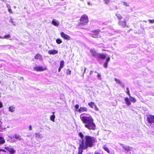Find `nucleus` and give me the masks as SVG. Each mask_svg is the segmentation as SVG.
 Instances as JSON below:
<instances>
[{
	"label": "nucleus",
	"mask_w": 154,
	"mask_h": 154,
	"mask_svg": "<svg viewBox=\"0 0 154 154\" xmlns=\"http://www.w3.org/2000/svg\"><path fill=\"white\" fill-rule=\"evenodd\" d=\"M79 136L82 139L78 147L79 154H82L83 149H87L88 147H91L94 143L97 142L96 138L89 135H86L84 138V135L81 132L79 133Z\"/></svg>",
	"instance_id": "1"
},
{
	"label": "nucleus",
	"mask_w": 154,
	"mask_h": 154,
	"mask_svg": "<svg viewBox=\"0 0 154 154\" xmlns=\"http://www.w3.org/2000/svg\"><path fill=\"white\" fill-rule=\"evenodd\" d=\"M82 114L80 117L82 122L85 124V126L88 129L91 130H94L96 129V126L94 122V119L91 116L86 117L81 116Z\"/></svg>",
	"instance_id": "2"
},
{
	"label": "nucleus",
	"mask_w": 154,
	"mask_h": 154,
	"mask_svg": "<svg viewBox=\"0 0 154 154\" xmlns=\"http://www.w3.org/2000/svg\"><path fill=\"white\" fill-rule=\"evenodd\" d=\"M80 22L78 23V26H84L86 25L88 22V16L85 14L82 15L80 19Z\"/></svg>",
	"instance_id": "3"
},
{
	"label": "nucleus",
	"mask_w": 154,
	"mask_h": 154,
	"mask_svg": "<svg viewBox=\"0 0 154 154\" xmlns=\"http://www.w3.org/2000/svg\"><path fill=\"white\" fill-rule=\"evenodd\" d=\"M147 120L149 123H152L154 122V116L149 115L147 116Z\"/></svg>",
	"instance_id": "4"
},
{
	"label": "nucleus",
	"mask_w": 154,
	"mask_h": 154,
	"mask_svg": "<svg viewBox=\"0 0 154 154\" xmlns=\"http://www.w3.org/2000/svg\"><path fill=\"white\" fill-rule=\"evenodd\" d=\"M100 32V29H97L92 31L91 32H92L91 34L92 36L94 38L97 37L99 35V32Z\"/></svg>",
	"instance_id": "5"
},
{
	"label": "nucleus",
	"mask_w": 154,
	"mask_h": 154,
	"mask_svg": "<svg viewBox=\"0 0 154 154\" xmlns=\"http://www.w3.org/2000/svg\"><path fill=\"white\" fill-rule=\"evenodd\" d=\"M34 70L37 71H43L47 69L46 67H43L42 66H35L34 68Z\"/></svg>",
	"instance_id": "6"
},
{
	"label": "nucleus",
	"mask_w": 154,
	"mask_h": 154,
	"mask_svg": "<svg viewBox=\"0 0 154 154\" xmlns=\"http://www.w3.org/2000/svg\"><path fill=\"white\" fill-rule=\"evenodd\" d=\"M60 34L61 37L64 39H66L67 40L70 39V37L68 35L65 34L64 32H61L60 33Z\"/></svg>",
	"instance_id": "7"
},
{
	"label": "nucleus",
	"mask_w": 154,
	"mask_h": 154,
	"mask_svg": "<svg viewBox=\"0 0 154 154\" xmlns=\"http://www.w3.org/2000/svg\"><path fill=\"white\" fill-rule=\"evenodd\" d=\"M126 20L124 19L123 21L119 20V24L123 27H125L126 26Z\"/></svg>",
	"instance_id": "8"
},
{
	"label": "nucleus",
	"mask_w": 154,
	"mask_h": 154,
	"mask_svg": "<svg viewBox=\"0 0 154 154\" xmlns=\"http://www.w3.org/2000/svg\"><path fill=\"white\" fill-rule=\"evenodd\" d=\"M88 109L87 108L85 107H81L78 110V111L79 112L81 113L82 112H87Z\"/></svg>",
	"instance_id": "9"
},
{
	"label": "nucleus",
	"mask_w": 154,
	"mask_h": 154,
	"mask_svg": "<svg viewBox=\"0 0 154 154\" xmlns=\"http://www.w3.org/2000/svg\"><path fill=\"white\" fill-rule=\"evenodd\" d=\"M106 55L103 54H98L97 57V58L101 59H104L106 57Z\"/></svg>",
	"instance_id": "10"
},
{
	"label": "nucleus",
	"mask_w": 154,
	"mask_h": 154,
	"mask_svg": "<svg viewBox=\"0 0 154 154\" xmlns=\"http://www.w3.org/2000/svg\"><path fill=\"white\" fill-rule=\"evenodd\" d=\"M58 51L55 50H50L48 51V53L50 54H55L58 53Z\"/></svg>",
	"instance_id": "11"
},
{
	"label": "nucleus",
	"mask_w": 154,
	"mask_h": 154,
	"mask_svg": "<svg viewBox=\"0 0 154 154\" xmlns=\"http://www.w3.org/2000/svg\"><path fill=\"white\" fill-rule=\"evenodd\" d=\"M52 23L54 26H57L59 25L60 23L58 21H57L53 19L51 22Z\"/></svg>",
	"instance_id": "12"
},
{
	"label": "nucleus",
	"mask_w": 154,
	"mask_h": 154,
	"mask_svg": "<svg viewBox=\"0 0 154 154\" xmlns=\"http://www.w3.org/2000/svg\"><path fill=\"white\" fill-rule=\"evenodd\" d=\"M34 58L35 59H39L40 60H42V56L38 54H36L34 56Z\"/></svg>",
	"instance_id": "13"
},
{
	"label": "nucleus",
	"mask_w": 154,
	"mask_h": 154,
	"mask_svg": "<svg viewBox=\"0 0 154 154\" xmlns=\"http://www.w3.org/2000/svg\"><path fill=\"white\" fill-rule=\"evenodd\" d=\"M121 145L122 146L123 148L125 150L127 151H129L131 150L129 146H125L123 144H121Z\"/></svg>",
	"instance_id": "14"
},
{
	"label": "nucleus",
	"mask_w": 154,
	"mask_h": 154,
	"mask_svg": "<svg viewBox=\"0 0 154 154\" xmlns=\"http://www.w3.org/2000/svg\"><path fill=\"white\" fill-rule=\"evenodd\" d=\"M35 137L37 138H42L43 137L42 135L39 133H37L35 134Z\"/></svg>",
	"instance_id": "15"
},
{
	"label": "nucleus",
	"mask_w": 154,
	"mask_h": 154,
	"mask_svg": "<svg viewBox=\"0 0 154 154\" xmlns=\"http://www.w3.org/2000/svg\"><path fill=\"white\" fill-rule=\"evenodd\" d=\"M90 52L93 56L97 57L98 54L95 51L93 50H90Z\"/></svg>",
	"instance_id": "16"
},
{
	"label": "nucleus",
	"mask_w": 154,
	"mask_h": 154,
	"mask_svg": "<svg viewBox=\"0 0 154 154\" xmlns=\"http://www.w3.org/2000/svg\"><path fill=\"white\" fill-rule=\"evenodd\" d=\"M125 101L126 103L128 105H130L131 104L130 101L128 97H125Z\"/></svg>",
	"instance_id": "17"
},
{
	"label": "nucleus",
	"mask_w": 154,
	"mask_h": 154,
	"mask_svg": "<svg viewBox=\"0 0 154 154\" xmlns=\"http://www.w3.org/2000/svg\"><path fill=\"white\" fill-rule=\"evenodd\" d=\"M95 104L93 102H91L88 103V105L91 108H93Z\"/></svg>",
	"instance_id": "18"
},
{
	"label": "nucleus",
	"mask_w": 154,
	"mask_h": 154,
	"mask_svg": "<svg viewBox=\"0 0 154 154\" xmlns=\"http://www.w3.org/2000/svg\"><path fill=\"white\" fill-rule=\"evenodd\" d=\"M129 98H130V101L132 102H133L134 103L136 101V99L134 97H133L130 96L129 97Z\"/></svg>",
	"instance_id": "19"
},
{
	"label": "nucleus",
	"mask_w": 154,
	"mask_h": 154,
	"mask_svg": "<svg viewBox=\"0 0 154 154\" xmlns=\"http://www.w3.org/2000/svg\"><path fill=\"white\" fill-rule=\"evenodd\" d=\"M103 149L107 152V153H110V151L106 145H104L103 146Z\"/></svg>",
	"instance_id": "20"
},
{
	"label": "nucleus",
	"mask_w": 154,
	"mask_h": 154,
	"mask_svg": "<svg viewBox=\"0 0 154 154\" xmlns=\"http://www.w3.org/2000/svg\"><path fill=\"white\" fill-rule=\"evenodd\" d=\"M15 107L13 106H11L9 107V111L11 112H13L14 111Z\"/></svg>",
	"instance_id": "21"
},
{
	"label": "nucleus",
	"mask_w": 154,
	"mask_h": 154,
	"mask_svg": "<svg viewBox=\"0 0 154 154\" xmlns=\"http://www.w3.org/2000/svg\"><path fill=\"white\" fill-rule=\"evenodd\" d=\"M55 116L54 114L50 116V119L52 122H54L55 121Z\"/></svg>",
	"instance_id": "22"
},
{
	"label": "nucleus",
	"mask_w": 154,
	"mask_h": 154,
	"mask_svg": "<svg viewBox=\"0 0 154 154\" xmlns=\"http://www.w3.org/2000/svg\"><path fill=\"white\" fill-rule=\"evenodd\" d=\"M5 140L3 137H0V144H3L5 143Z\"/></svg>",
	"instance_id": "23"
},
{
	"label": "nucleus",
	"mask_w": 154,
	"mask_h": 154,
	"mask_svg": "<svg viewBox=\"0 0 154 154\" xmlns=\"http://www.w3.org/2000/svg\"><path fill=\"white\" fill-rule=\"evenodd\" d=\"M116 16L118 18V19L119 20H121L122 18V17L121 15L119 14H116Z\"/></svg>",
	"instance_id": "24"
},
{
	"label": "nucleus",
	"mask_w": 154,
	"mask_h": 154,
	"mask_svg": "<svg viewBox=\"0 0 154 154\" xmlns=\"http://www.w3.org/2000/svg\"><path fill=\"white\" fill-rule=\"evenodd\" d=\"M56 42L58 44H60L62 43V41L60 38H57L56 40Z\"/></svg>",
	"instance_id": "25"
},
{
	"label": "nucleus",
	"mask_w": 154,
	"mask_h": 154,
	"mask_svg": "<svg viewBox=\"0 0 154 154\" xmlns=\"http://www.w3.org/2000/svg\"><path fill=\"white\" fill-rule=\"evenodd\" d=\"M8 150L11 153V154H12L14 153L15 152V151L12 148L10 149H9Z\"/></svg>",
	"instance_id": "26"
},
{
	"label": "nucleus",
	"mask_w": 154,
	"mask_h": 154,
	"mask_svg": "<svg viewBox=\"0 0 154 154\" xmlns=\"http://www.w3.org/2000/svg\"><path fill=\"white\" fill-rule=\"evenodd\" d=\"M64 62L63 60H61L60 63V66L63 67L64 66Z\"/></svg>",
	"instance_id": "27"
},
{
	"label": "nucleus",
	"mask_w": 154,
	"mask_h": 154,
	"mask_svg": "<svg viewBox=\"0 0 154 154\" xmlns=\"http://www.w3.org/2000/svg\"><path fill=\"white\" fill-rule=\"evenodd\" d=\"M71 71L69 69H66V74L67 75H70L71 74Z\"/></svg>",
	"instance_id": "28"
},
{
	"label": "nucleus",
	"mask_w": 154,
	"mask_h": 154,
	"mask_svg": "<svg viewBox=\"0 0 154 154\" xmlns=\"http://www.w3.org/2000/svg\"><path fill=\"white\" fill-rule=\"evenodd\" d=\"M126 90H127V91H126V93L129 96V97H130V96H131L130 93V91L129 89V88L128 87H127L126 88Z\"/></svg>",
	"instance_id": "29"
},
{
	"label": "nucleus",
	"mask_w": 154,
	"mask_h": 154,
	"mask_svg": "<svg viewBox=\"0 0 154 154\" xmlns=\"http://www.w3.org/2000/svg\"><path fill=\"white\" fill-rule=\"evenodd\" d=\"M10 37V35L9 34H8L7 35H4L3 38H8Z\"/></svg>",
	"instance_id": "30"
},
{
	"label": "nucleus",
	"mask_w": 154,
	"mask_h": 154,
	"mask_svg": "<svg viewBox=\"0 0 154 154\" xmlns=\"http://www.w3.org/2000/svg\"><path fill=\"white\" fill-rule=\"evenodd\" d=\"M115 80L116 82L117 83H118L119 84H121V82L119 79H115Z\"/></svg>",
	"instance_id": "31"
},
{
	"label": "nucleus",
	"mask_w": 154,
	"mask_h": 154,
	"mask_svg": "<svg viewBox=\"0 0 154 154\" xmlns=\"http://www.w3.org/2000/svg\"><path fill=\"white\" fill-rule=\"evenodd\" d=\"M110 0H104L105 4H108L110 2Z\"/></svg>",
	"instance_id": "32"
},
{
	"label": "nucleus",
	"mask_w": 154,
	"mask_h": 154,
	"mask_svg": "<svg viewBox=\"0 0 154 154\" xmlns=\"http://www.w3.org/2000/svg\"><path fill=\"white\" fill-rule=\"evenodd\" d=\"M75 109H75V110H76V111H78V110H77V109H78L79 108V105H78V104H77L75 105Z\"/></svg>",
	"instance_id": "33"
},
{
	"label": "nucleus",
	"mask_w": 154,
	"mask_h": 154,
	"mask_svg": "<svg viewBox=\"0 0 154 154\" xmlns=\"http://www.w3.org/2000/svg\"><path fill=\"white\" fill-rule=\"evenodd\" d=\"M107 64H108V63H107V62H105L103 64V66H104V67L105 68H106L107 67Z\"/></svg>",
	"instance_id": "34"
},
{
	"label": "nucleus",
	"mask_w": 154,
	"mask_h": 154,
	"mask_svg": "<svg viewBox=\"0 0 154 154\" xmlns=\"http://www.w3.org/2000/svg\"><path fill=\"white\" fill-rule=\"evenodd\" d=\"M110 60V57H108L106 59L105 62H107V63H108L109 61Z\"/></svg>",
	"instance_id": "35"
},
{
	"label": "nucleus",
	"mask_w": 154,
	"mask_h": 154,
	"mask_svg": "<svg viewBox=\"0 0 154 154\" xmlns=\"http://www.w3.org/2000/svg\"><path fill=\"white\" fill-rule=\"evenodd\" d=\"M123 3L124 5H125V6L126 7H128L129 6V5H128V4L127 3V2H123Z\"/></svg>",
	"instance_id": "36"
},
{
	"label": "nucleus",
	"mask_w": 154,
	"mask_h": 154,
	"mask_svg": "<svg viewBox=\"0 0 154 154\" xmlns=\"http://www.w3.org/2000/svg\"><path fill=\"white\" fill-rule=\"evenodd\" d=\"M8 12L11 14H12L13 13V12L12 11V10L10 8H8Z\"/></svg>",
	"instance_id": "37"
},
{
	"label": "nucleus",
	"mask_w": 154,
	"mask_h": 154,
	"mask_svg": "<svg viewBox=\"0 0 154 154\" xmlns=\"http://www.w3.org/2000/svg\"><path fill=\"white\" fill-rule=\"evenodd\" d=\"M149 22L151 23H154V19L153 20H149Z\"/></svg>",
	"instance_id": "38"
},
{
	"label": "nucleus",
	"mask_w": 154,
	"mask_h": 154,
	"mask_svg": "<svg viewBox=\"0 0 154 154\" xmlns=\"http://www.w3.org/2000/svg\"><path fill=\"white\" fill-rule=\"evenodd\" d=\"M94 106L95 109V110H96L97 111H98L99 110V109L97 108V106H96V105H95Z\"/></svg>",
	"instance_id": "39"
},
{
	"label": "nucleus",
	"mask_w": 154,
	"mask_h": 154,
	"mask_svg": "<svg viewBox=\"0 0 154 154\" xmlns=\"http://www.w3.org/2000/svg\"><path fill=\"white\" fill-rule=\"evenodd\" d=\"M62 68V67L60 66L58 69V71L60 72L61 71V69Z\"/></svg>",
	"instance_id": "40"
},
{
	"label": "nucleus",
	"mask_w": 154,
	"mask_h": 154,
	"mask_svg": "<svg viewBox=\"0 0 154 154\" xmlns=\"http://www.w3.org/2000/svg\"><path fill=\"white\" fill-rule=\"evenodd\" d=\"M29 130H32V126L31 125H29Z\"/></svg>",
	"instance_id": "41"
},
{
	"label": "nucleus",
	"mask_w": 154,
	"mask_h": 154,
	"mask_svg": "<svg viewBox=\"0 0 154 154\" xmlns=\"http://www.w3.org/2000/svg\"><path fill=\"white\" fill-rule=\"evenodd\" d=\"M3 106L2 103V102H0V108H2Z\"/></svg>",
	"instance_id": "42"
},
{
	"label": "nucleus",
	"mask_w": 154,
	"mask_h": 154,
	"mask_svg": "<svg viewBox=\"0 0 154 154\" xmlns=\"http://www.w3.org/2000/svg\"><path fill=\"white\" fill-rule=\"evenodd\" d=\"M94 154H101L100 153L98 152H95Z\"/></svg>",
	"instance_id": "43"
},
{
	"label": "nucleus",
	"mask_w": 154,
	"mask_h": 154,
	"mask_svg": "<svg viewBox=\"0 0 154 154\" xmlns=\"http://www.w3.org/2000/svg\"><path fill=\"white\" fill-rule=\"evenodd\" d=\"M1 150L3 151V152H6V151L4 149H2Z\"/></svg>",
	"instance_id": "44"
},
{
	"label": "nucleus",
	"mask_w": 154,
	"mask_h": 154,
	"mask_svg": "<svg viewBox=\"0 0 154 154\" xmlns=\"http://www.w3.org/2000/svg\"><path fill=\"white\" fill-rule=\"evenodd\" d=\"M97 76L98 77H100V75L99 73H98Z\"/></svg>",
	"instance_id": "45"
},
{
	"label": "nucleus",
	"mask_w": 154,
	"mask_h": 154,
	"mask_svg": "<svg viewBox=\"0 0 154 154\" xmlns=\"http://www.w3.org/2000/svg\"><path fill=\"white\" fill-rule=\"evenodd\" d=\"M93 71H91L90 72V74H92L93 73Z\"/></svg>",
	"instance_id": "46"
},
{
	"label": "nucleus",
	"mask_w": 154,
	"mask_h": 154,
	"mask_svg": "<svg viewBox=\"0 0 154 154\" xmlns=\"http://www.w3.org/2000/svg\"><path fill=\"white\" fill-rule=\"evenodd\" d=\"M87 3H88V5H89L91 4L90 2H87Z\"/></svg>",
	"instance_id": "47"
},
{
	"label": "nucleus",
	"mask_w": 154,
	"mask_h": 154,
	"mask_svg": "<svg viewBox=\"0 0 154 154\" xmlns=\"http://www.w3.org/2000/svg\"><path fill=\"white\" fill-rule=\"evenodd\" d=\"M86 69V68H85V69H84V72H85V71Z\"/></svg>",
	"instance_id": "48"
},
{
	"label": "nucleus",
	"mask_w": 154,
	"mask_h": 154,
	"mask_svg": "<svg viewBox=\"0 0 154 154\" xmlns=\"http://www.w3.org/2000/svg\"><path fill=\"white\" fill-rule=\"evenodd\" d=\"M53 114H54V112H53Z\"/></svg>",
	"instance_id": "49"
},
{
	"label": "nucleus",
	"mask_w": 154,
	"mask_h": 154,
	"mask_svg": "<svg viewBox=\"0 0 154 154\" xmlns=\"http://www.w3.org/2000/svg\"><path fill=\"white\" fill-rule=\"evenodd\" d=\"M1 81H0V83H1Z\"/></svg>",
	"instance_id": "50"
}]
</instances>
